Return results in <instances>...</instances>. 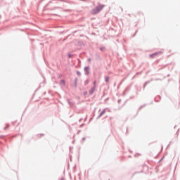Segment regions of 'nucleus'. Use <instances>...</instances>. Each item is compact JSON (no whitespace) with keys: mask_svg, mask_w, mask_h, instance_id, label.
I'll list each match as a JSON object with an SVG mask.
<instances>
[{"mask_svg":"<svg viewBox=\"0 0 180 180\" xmlns=\"http://www.w3.org/2000/svg\"><path fill=\"white\" fill-rule=\"evenodd\" d=\"M84 70H85L86 74H89V72H88V68H85Z\"/></svg>","mask_w":180,"mask_h":180,"instance_id":"39448f33","label":"nucleus"},{"mask_svg":"<svg viewBox=\"0 0 180 180\" xmlns=\"http://www.w3.org/2000/svg\"><path fill=\"white\" fill-rule=\"evenodd\" d=\"M158 54H160V52H157V53H153V54L150 55V57L151 58H154V57L158 56Z\"/></svg>","mask_w":180,"mask_h":180,"instance_id":"f03ea898","label":"nucleus"},{"mask_svg":"<svg viewBox=\"0 0 180 180\" xmlns=\"http://www.w3.org/2000/svg\"><path fill=\"white\" fill-rule=\"evenodd\" d=\"M103 113H105V111H102L101 113L100 114V116H102V115H103Z\"/></svg>","mask_w":180,"mask_h":180,"instance_id":"423d86ee","label":"nucleus"},{"mask_svg":"<svg viewBox=\"0 0 180 180\" xmlns=\"http://www.w3.org/2000/svg\"><path fill=\"white\" fill-rule=\"evenodd\" d=\"M60 85H65V82L64 80H61Z\"/></svg>","mask_w":180,"mask_h":180,"instance_id":"7ed1b4c3","label":"nucleus"},{"mask_svg":"<svg viewBox=\"0 0 180 180\" xmlns=\"http://www.w3.org/2000/svg\"><path fill=\"white\" fill-rule=\"evenodd\" d=\"M105 82H109V77H105Z\"/></svg>","mask_w":180,"mask_h":180,"instance_id":"20e7f679","label":"nucleus"},{"mask_svg":"<svg viewBox=\"0 0 180 180\" xmlns=\"http://www.w3.org/2000/svg\"><path fill=\"white\" fill-rule=\"evenodd\" d=\"M104 8H105V5L100 4V5H98V6H96L95 8H94L91 11V15H97V13H99L100 11H102V9H103Z\"/></svg>","mask_w":180,"mask_h":180,"instance_id":"f257e3e1","label":"nucleus"}]
</instances>
